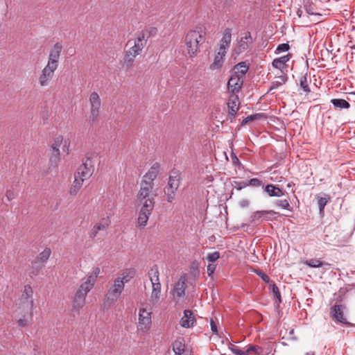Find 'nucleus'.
<instances>
[{
    "label": "nucleus",
    "mask_w": 355,
    "mask_h": 355,
    "mask_svg": "<svg viewBox=\"0 0 355 355\" xmlns=\"http://www.w3.org/2000/svg\"><path fill=\"white\" fill-rule=\"evenodd\" d=\"M157 196L156 189L148 183H140V188L137 194L135 207L139 211L138 225L144 227L154 209Z\"/></svg>",
    "instance_id": "f257e3e1"
},
{
    "label": "nucleus",
    "mask_w": 355,
    "mask_h": 355,
    "mask_svg": "<svg viewBox=\"0 0 355 355\" xmlns=\"http://www.w3.org/2000/svg\"><path fill=\"white\" fill-rule=\"evenodd\" d=\"M100 272L99 268H93L91 273L85 278V281L77 289L72 300V311L73 313L78 314L85 305L87 293L93 288Z\"/></svg>",
    "instance_id": "f03ea898"
},
{
    "label": "nucleus",
    "mask_w": 355,
    "mask_h": 355,
    "mask_svg": "<svg viewBox=\"0 0 355 355\" xmlns=\"http://www.w3.org/2000/svg\"><path fill=\"white\" fill-rule=\"evenodd\" d=\"M146 42L147 39H146L145 32H141L133 42L132 40L128 41L126 46H130V48L125 52L123 58L124 66L127 68H130L133 66L135 58L141 54Z\"/></svg>",
    "instance_id": "7ed1b4c3"
},
{
    "label": "nucleus",
    "mask_w": 355,
    "mask_h": 355,
    "mask_svg": "<svg viewBox=\"0 0 355 355\" xmlns=\"http://www.w3.org/2000/svg\"><path fill=\"white\" fill-rule=\"evenodd\" d=\"M17 307L21 313H28L30 318H32L34 309L33 290L29 284L24 286L22 293L17 302Z\"/></svg>",
    "instance_id": "20e7f679"
},
{
    "label": "nucleus",
    "mask_w": 355,
    "mask_h": 355,
    "mask_svg": "<svg viewBox=\"0 0 355 355\" xmlns=\"http://www.w3.org/2000/svg\"><path fill=\"white\" fill-rule=\"evenodd\" d=\"M205 37L198 31H189L184 37L187 51L191 58L196 55L199 51L200 43L204 42Z\"/></svg>",
    "instance_id": "39448f33"
},
{
    "label": "nucleus",
    "mask_w": 355,
    "mask_h": 355,
    "mask_svg": "<svg viewBox=\"0 0 355 355\" xmlns=\"http://www.w3.org/2000/svg\"><path fill=\"white\" fill-rule=\"evenodd\" d=\"M125 286L123 281L119 279H115L105 297V305L110 306L113 305L120 297L124 290Z\"/></svg>",
    "instance_id": "423d86ee"
},
{
    "label": "nucleus",
    "mask_w": 355,
    "mask_h": 355,
    "mask_svg": "<svg viewBox=\"0 0 355 355\" xmlns=\"http://www.w3.org/2000/svg\"><path fill=\"white\" fill-rule=\"evenodd\" d=\"M89 115L87 120L89 123H96L99 119L101 110V99L97 92H93L89 97Z\"/></svg>",
    "instance_id": "0eeeda50"
},
{
    "label": "nucleus",
    "mask_w": 355,
    "mask_h": 355,
    "mask_svg": "<svg viewBox=\"0 0 355 355\" xmlns=\"http://www.w3.org/2000/svg\"><path fill=\"white\" fill-rule=\"evenodd\" d=\"M180 185V174L178 171H172L169 175L166 189L167 201L171 202L175 196V193Z\"/></svg>",
    "instance_id": "6e6552de"
},
{
    "label": "nucleus",
    "mask_w": 355,
    "mask_h": 355,
    "mask_svg": "<svg viewBox=\"0 0 355 355\" xmlns=\"http://www.w3.org/2000/svg\"><path fill=\"white\" fill-rule=\"evenodd\" d=\"M62 50V44L60 42L55 43L49 52L46 64L58 69Z\"/></svg>",
    "instance_id": "1a4fd4ad"
},
{
    "label": "nucleus",
    "mask_w": 355,
    "mask_h": 355,
    "mask_svg": "<svg viewBox=\"0 0 355 355\" xmlns=\"http://www.w3.org/2000/svg\"><path fill=\"white\" fill-rule=\"evenodd\" d=\"M57 69L46 64L41 71L38 83L41 87H46L52 80Z\"/></svg>",
    "instance_id": "9d476101"
},
{
    "label": "nucleus",
    "mask_w": 355,
    "mask_h": 355,
    "mask_svg": "<svg viewBox=\"0 0 355 355\" xmlns=\"http://www.w3.org/2000/svg\"><path fill=\"white\" fill-rule=\"evenodd\" d=\"M150 311H148L145 308L139 309V329L143 331L150 329L152 322Z\"/></svg>",
    "instance_id": "9b49d317"
},
{
    "label": "nucleus",
    "mask_w": 355,
    "mask_h": 355,
    "mask_svg": "<svg viewBox=\"0 0 355 355\" xmlns=\"http://www.w3.org/2000/svg\"><path fill=\"white\" fill-rule=\"evenodd\" d=\"M94 168L92 165V161L88 159L78 168L75 176L85 180L92 176Z\"/></svg>",
    "instance_id": "f8f14e48"
},
{
    "label": "nucleus",
    "mask_w": 355,
    "mask_h": 355,
    "mask_svg": "<svg viewBox=\"0 0 355 355\" xmlns=\"http://www.w3.org/2000/svg\"><path fill=\"white\" fill-rule=\"evenodd\" d=\"M159 164L157 162L154 163L147 173L143 176L140 183L146 182L150 184L152 187H154V180L159 173Z\"/></svg>",
    "instance_id": "ddd939ff"
},
{
    "label": "nucleus",
    "mask_w": 355,
    "mask_h": 355,
    "mask_svg": "<svg viewBox=\"0 0 355 355\" xmlns=\"http://www.w3.org/2000/svg\"><path fill=\"white\" fill-rule=\"evenodd\" d=\"M345 306L343 304H336L331 308L330 314L333 320L345 324H348L349 322L347 320V318L344 317V310Z\"/></svg>",
    "instance_id": "4468645a"
},
{
    "label": "nucleus",
    "mask_w": 355,
    "mask_h": 355,
    "mask_svg": "<svg viewBox=\"0 0 355 355\" xmlns=\"http://www.w3.org/2000/svg\"><path fill=\"white\" fill-rule=\"evenodd\" d=\"M243 85V78H239L238 75L232 74L227 83V89L230 94L238 93Z\"/></svg>",
    "instance_id": "2eb2a0df"
},
{
    "label": "nucleus",
    "mask_w": 355,
    "mask_h": 355,
    "mask_svg": "<svg viewBox=\"0 0 355 355\" xmlns=\"http://www.w3.org/2000/svg\"><path fill=\"white\" fill-rule=\"evenodd\" d=\"M239 98L237 94H230L227 102L228 114L234 117L239 109Z\"/></svg>",
    "instance_id": "dca6fc26"
},
{
    "label": "nucleus",
    "mask_w": 355,
    "mask_h": 355,
    "mask_svg": "<svg viewBox=\"0 0 355 355\" xmlns=\"http://www.w3.org/2000/svg\"><path fill=\"white\" fill-rule=\"evenodd\" d=\"M51 254V250L49 248H46L42 252L40 253L36 260L33 263V264L36 265L37 270H39L43 267L44 263L49 259L50 255ZM37 271L33 272L31 271V274L33 275H36Z\"/></svg>",
    "instance_id": "f3484780"
},
{
    "label": "nucleus",
    "mask_w": 355,
    "mask_h": 355,
    "mask_svg": "<svg viewBox=\"0 0 355 355\" xmlns=\"http://www.w3.org/2000/svg\"><path fill=\"white\" fill-rule=\"evenodd\" d=\"M186 279L184 277H180L179 280L175 283L173 291V295L175 299H179L182 297H183L185 294V290H186Z\"/></svg>",
    "instance_id": "a211bd4d"
},
{
    "label": "nucleus",
    "mask_w": 355,
    "mask_h": 355,
    "mask_svg": "<svg viewBox=\"0 0 355 355\" xmlns=\"http://www.w3.org/2000/svg\"><path fill=\"white\" fill-rule=\"evenodd\" d=\"M252 42L253 40L251 33L250 32H247L245 36L242 37L238 42V53H240L247 50Z\"/></svg>",
    "instance_id": "6ab92c4d"
},
{
    "label": "nucleus",
    "mask_w": 355,
    "mask_h": 355,
    "mask_svg": "<svg viewBox=\"0 0 355 355\" xmlns=\"http://www.w3.org/2000/svg\"><path fill=\"white\" fill-rule=\"evenodd\" d=\"M196 322V318L193 311L191 310H185L184 315L180 320V324L184 328L192 327Z\"/></svg>",
    "instance_id": "aec40b11"
},
{
    "label": "nucleus",
    "mask_w": 355,
    "mask_h": 355,
    "mask_svg": "<svg viewBox=\"0 0 355 355\" xmlns=\"http://www.w3.org/2000/svg\"><path fill=\"white\" fill-rule=\"evenodd\" d=\"M271 214H275V212L272 210L257 211L252 214L250 221L253 224L260 220H268V215Z\"/></svg>",
    "instance_id": "412c9836"
},
{
    "label": "nucleus",
    "mask_w": 355,
    "mask_h": 355,
    "mask_svg": "<svg viewBox=\"0 0 355 355\" xmlns=\"http://www.w3.org/2000/svg\"><path fill=\"white\" fill-rule=\"evenodd\" d=\"M248 69L249 67L245 62H241L234 66L232 74L238 75L239 78H244Z\"/></svg>",
    "instance_id": "4be33fe9"
},
{
    "label": "nucleus",
    "mask_w": 355,
    "mask_h": 355,
    "mask_svg": "<svg viewBox=\"0 0 355 355\" xmlns=\"http://www.w3.org/2000/svg\"><path fill=\"white\" fill-rule=\"evenodd\" d=\"M173 350L175 352V355H184L186 352L185 345L182 338H179L174 341L173 343Z\"/></svg>",
    "instance_id": "5701e85b"
},
{
    "label": "nucleus",
    "mask_w": 355,
    "mask_h": 355,
    "mask_svg": "<svg viewBox=\"0 0 355 355\" xmlns=\"http://www.w3.org/2000/svg\"><path fill=\"white\" fill-rule=\"evenodd\" d=\"M264 191L271 197H281L284 195V191L279 187L272 184L266 185Z\"/></svg>",
    "instance_id": "b1692460"
},
{
    "label": "nucleus",
    "mask_w": 355,
    "mask_h": 355,
    "mask_svg": "<svg viewBox=\"0 0 355 355\" xmlns=\"http://www.w3.org/2000/svg\"><path fill=\"white\" fill-rule=\"evenodd\" d=\"M291 57V54H288L276 58L272 61V64L275 68L282 70L286 67V64L290 60Z\"/></svg>",
    "instance_id": "393cba45"
},
{
    "label": "nucleus",
    "mask_w": 355,
    "mask_h": 355,
    "mask_svg": "<svg viewBox=\"0 0 355 355\" xmlns=\"http://www.w3.org/2000/svg\"><path fill=\"white\" fill-rule=\"evenodd\" d=\"M232 41V30L227 28L223 33L220 41V46L229 49Z\"/></svg>",
    "instance_id": "a878e982"
},
{
    "label": "nucleus",
    "mask_w": 355,
    "mask_h": 355,
    "mask_svg": "<svg viewBox=\"0 0 355 355\" xmlns=\"http://www.w3.org/2000/svg\"><path fill=\"white\" fill-rule=\"evenodd\" d=\"M331 103L333 104L336 110H341L343 109H349L350 107V104L345 99L333 98L331 100Z\"/></svg>",
    "instance_id": "bb28decb"
},
{
    "label": "nucleus",
    "mask_w": 355,
    "mask_h": 355,
    "mask_svg": "<svg viewBox=\"0 0 355 355\" xmlns=\"http://www.w3.org/2000/svg\"><path fill=\"white\" fill-rule=\"evenodd\" d=\"M148 276L152 284H153V283L161 284L159 281V273L158 266L157 265H154L149 270Z\"/></svg>",
    "instance_id": "cd10ccee"
},
{
    "label": "nucleus",
    "mask_w": 355,
    "mask_h": 355,
    "mask_svg": "<svg viewBox=\"0 0 355 355\" xmlns=\"http://www.w3.org/2000/svg\"><path fill=\"white\" fill-rule=\"evenodd\" d=\"M161 295V284L153 283L152 284V293L150 300L153 302H157Z\"/></svg>",
    "instance_id": "c85d7f7f"
},
{
    "label": "nucleus",
    "mask_w": 355,
    "mask_h": 355,
    "mask_svg": "<svg viewBox=\"0 0 355 355\" xmlns=\"http://www.w3.org/2000/svg\"><path fill=\"white\" fill-rule=\"evenodd\" d=\"M85 180L80 179L79 178L75 176L74 181L71 185V187L69 189V193L70 195L75 196L78 193V192L81 189L83 182Z\"/></svg>",
    "instance_id": "c756f323"
},
{
    "label": "nucleus",
    "mask_w": 355,
    "mask_h": 355,
    "mask_svg": "<svg viewBox=\"0 0 355 355\" xmlns=\"http://www.w3.org/2000/svg\"><path fill=\"white\" fill-rule=\"evenodd\" d=\"M288 77L286 75H282L277 77V80L272 82L271 85L268 89V92L273 89H276L284 85L287 81Z\"/></svg>",
    "instance_id": "7c9ffc66"
},
{
    "label": "nucleus",
    "mask_w": 355,
    "mask_h": 355,
    "mask_svg": "<svg viewBox=\"0 0 355 355\" xmlns=\"http://www.w3.org/2000/svg\"><path fill=\"white\" fill-rule=\"evenodd\" d=\"M244 355H264L263 349L258 345H250L245 351Z\"/></svg>",
    "instance_id": "2f4dec72"
},
{
    "label": "nucleus",
    "mask_w": 355,
    "mask_h": 355,
    "mask_svg": "<svg viewBox=\"0 0 355 355\" xmlns=\"http://www.w3.org/2000/svg\"><path fill=\"white\" fill-rule=\"evenodd\" d=\"M304 264L311 268H318L322 266H330L331 264L327 262H322L319 259H311L304 261Z\"/></svg>",
    "instance_id": "473e14b6"
},
{
    "label": "nucleus",
    "mask_w": 355,
    "mask_h": 355,
    "mask_svg": "<svg viewBox=\"0 0 355 355\" xmlns=\"http://www.w3.org/2000/svg\"><path fill=\"white\" fill-rule=\"evenodd\" d=\"M304 8L309 15H320L315 5L311 0H304Z\"/></svg>",
    "instance_id": "72a5a7b5"
},
{
    "label": "nucleus",
    "mask_w": 355,
    "mask_h": 355,
    "mask_svg": "<svg viewBox=\"0 0 355 355\" xmlns=\"http://www.w3.org/2000/svg\"><path fill=\"white\" fill-rule=\"evenodd\" d=\"M224 58L220 55H216L213 63L210 65L209 69L212 71L219 70L223 65Z\"/></svg>",
    "instance_id": "f704fd0d"
},
{
    "label": "nucleus",
    "mask_w": 355,
    "mask_h": 355,
    "mask_svg": "<svg viewBox=\"0 0 355 355\" xmlns=\"http://www.w3.org/2000/svg\"><path fill=\"white\" fill-rule=\"evenodd\" d=\"M62 143H63V137L62 136L59 135L54 139L53 144H51V148H52V151H54L56 155H58V154H60V148L61 145L62 144Z\"/></svg>",
    "instance_id": "c9c22d12"
},
{
    "label": "nucleus",
    "mask_w": 355,
    "mask_h": 355,
    "mask_svg": "<svg viewBox=\"0 0 355 355\" xmlns=\"http://www.w3.org/2000/svg\"><path fill=\"white\" fill-rule=\"evenodd\" d=\"M263 118L264 119L266 118V116L264 113H257L248 116L242 121L241 125H244L250 121H252L254 120H258V119H263Z\"/></svg>",
    "instance_id": "e433bc0d"
},
{
    "label": "nucleus",
    "mask_w": 355,
    "mask_h": 355,
    "mask_svg": "<svg viewBox=\"0 0 355 355\" xmlns=\"http://www.w3.org/2000/svg\"><path fill=\"white\" fill-rule=\"evenodd\" d=\"M270 288L274 295L275 303L277 306H279V304L282 302V297L279 290L275 284L270 285Z\"/></svg>",
    "instance_id": "4c0bfd02"
},
{
    "label": "nucleus",
    "mask_w": 355,
    "mask_h": 355,
    "mask_svg": "<svg viewBox=\"0 0 355 355\" xmlns=\"http://www.w3.org/2000/svg\"><path fill=\"white\" fill-rule=\"evenodd\" d=\"M110 220L108 218H103L99 223L96 224L94 226L97 230H105L110 225Z\"/></svg>",
    "instance_id": "58836bf2"
},
{
    "label": "nucleus",
    "mask_w": 355,
    "mask_h": 355,
    "mask_svg": "<svg viewBox=\"0 0 355 355\" xmlns=\"http://www.w3.org/2000/svg\"><path fill=\"white\" fill-rule=\"evenodd\" d=\"M300 85L304 92H310L311 90L308 84L306 73L301 76L300 80Z\"/></svg>",
    "instance_id": "ea45409f"
},
{
    "label": "nucleus",
    "mask_w": 355,
    "mask_h": 355,
    "mask_svg": "<svg viewBox=\"0 0 355 355\" xmlns=\"http://www.w3.org/2000/svg\"><path fill=\"white\" fill-rule=\"evenodd\" d=\"M275 204L277 206H279L284 209H286L288 211L291 210V205L289 203L288 200H287V199L278 200L276 201Z\"/></svg>",
    "instance_id": "a19ab883"
},
{
    "label": "nucleus",
    "mask_w": 355,
    "mask_h": 355,
    "mask_svg": "<svg viewBox=\"0 0 355 355\" xmlns=\"http://www.w3.org/2000/svg\"><path fill=\"white\" fill-rule=\"evenodd\" d=\"M133 277V275L130 274V272L128 270L123 271L120 277H116V279H119L123 281V284L125 285V283L128 282Z\"/></svg>",
    "instance_id": "79ce46f5"
},
{
    "label": "nucleus",
    "mask_w": 355,
    "mask_h": 355,
    "mask_svg": "<svg viewBox=\"0 0 355 355\" xmlns=\"http://www.w3.org/2000/svg\"><path fill=\"white\" fill-rule=\"evenodd\" d=\"M32 318L29 319L26 318L25 315H24V318H20L19 320H17V326L20 328H24V327H28L30 323H31V320Z\"/></svg>",
    "instance_id": "37998d69"
},
{
    "label": "nucleus",
    "mask_w": 355,
    "mask_h": 355,
    "mask_svg": "<svg viewBox=\"0 0 355 355\" xmlns=\"http://www.w3.org/2000/svg\"><path fill=\"white\" fill-rule=\"evenodd\" d=\"M255 273L266 283H269L270 281V279L268 275H266L263 270H256Z\"/></svg>",
    "instance_id": "c03bdc74"
},
{
    "label": "nucleus",
    "mask_w": 355,
    "mask_h": 355,
    "mask_svg": "<svg viewBox=\"0 0 355 355\" xmlns=\"http://www.w3.org/2000/svg\"><path fill=\"white\" fill-rule=\"evenodd\" d=\"M328 202V199L326 198L320 197L318 198V204L319 207L320 213H322L324 211V209Z\"/></svg>",
    "instance_id": "a18cd8bd"
},
{
    "label": "nucleus",
    "mask_w": 355,
    "mask_h": 355,
    "mask_svg": "<svg viewBox=\"0 0 355 355\" xmlns=\"http://www.w3.org/2000/svg\"><path fill=\"white\" fill-rule=\"evenodd\" d=\"M60 154H58L56 155L54 151H52V155L50 157V162L52 166H57L58 162H60Z\"/></svg>",
    "instance_id": "49530a36"
},
{
    "label": "nucleus",
    "mask_w": 355,
    "mask_h": 355,
    "mask_svg": "<svg viewBox=\"0 0 355 355\" xmlns=\"http://www.w3.org/2000/svg\"><path fill=\"white\" fill-rule=\"evenodd\" d=\"M220 257V253L217 251L214 252L212 253H209L207 256V259L209 261L214 262L218 259Z\"/></svg>",
    "instance_id": "de8ad7c7"
},
{
    "label": "nucleus",
    "mask_w": 355,
    "mask_h": 355,
    "mask_svg": "<svg viewBox=\"0 0 355 355\" xmlns=\"http://www.w3.org/2000/svg\"><path fill=\"white\" fill-rule=\"evenodd\" d=\"M289 45L286 43L279 44L276 49V53L286 52L289 50Z\"/></svg>",
    "instance_id": "09e8293b"
},
{
    "label": "nucleus",
    "mask_w": 355,
    "mask_h": 355,
    "mask_svg": "<svg viewBox=\"0 0 355 355\" xmlns=\"http://www.w3.org/2000/svg\"><path fill=\"white\" fill-rule=\"evenodd\" d=\"M248 186L254 187H260L262 184V181L258 178H252L248 182Z\"/></svg>",
    "instance_id": "8fccbe9b"
},
{
    "label": "nucleus",
    "mask_w": 355,
    "mask_h": 355,
    "mask_svg": "<svg viewBox=\"0 0 355 355\" xmlns=\"http://www.w3.org/2000/svg\"><path fill=\"white\" fill-rule=\"evenodd\" d=\"M235 188H236L238 190H241L246 187L248 186V182H235Z\"/></svg>",
    "instance_id": "3c124183"
},
{
    "label": "nucleus",
    "mask_w": 355,
    "mask_h": 355,
    "mask_svg": "<svg viewBox=\"0 0 355 355\" xmlns=\"http://www.w3.org/2000/svg\"><path fill=\"white\" fill-rule=\"evenodd\" d=\"M142 32H145L146 34V39L148 40V38L150 37V35L153 33H156L157 28L155 27H152L150 29H147L146 31H143Z\"/></svg>",
    "instance_id": "603ef678"
},
{
    "label": "nucleus",
    "mask_w": 355,
    "mask_h": 355,
    "mask_svg": "<svg viewBox=\"0 0 355 355\" xmlns=\"http://www.w3.org/2000/svg\"><path fill=\"white\" fill-rule=\"evenodd\" d=\"M229 349L235 354V355H244L245 351H242L239 348L234 347H230Z\"/></svg>",
    "instance_id": "864d4df0"
},
{
    "label": "nucleus",
    "mask_w": 355,
    "mask_h": 355,
    "mask_svg": "<svg viewBox=\"0 0 355 355\" xmlns=\"http://www.w3.org/2000/svg\"><path fill=\"white\" fill-rule=\"evenodd\" d=\"M215 270H216V265L211 264V263L209 264L207 266V274H208V275L209 277L211 276L214 274Z\"/></svg>",
    "instance_id": "5fc2aeb1"
},
{
    "label": "nucleus",
    "mask_w": 355,
    "mask_h": 355,
    "mask_svg": "<svg viewBox=\"0 0 355 355\" xmlns=\"http://www.w3.org/2000/svg\"><path fill=\"white\" fill-rule=\"evenodd\" d=\"M227 49H227L225 47L220 46V48H219V50H218V51L217 53V55H220L221 57H223L225 58V56L226 55Z\"/></svg>",
    "instance_id": "6e6d98bb"
},
{
    "label": "nucleus",
    "mask_w": 355,
    "mask_h": 355,
    "mask_svg": "<svg viewBox=\"0 0 355 355\" xmlns=\"http://www.w3.org/2000/svg\"><path fill=\"white\" fill-rule=\"evenodd\" d=\"M210 325H211V329L214 334H218V329L216 324L215 322L211 319L210 321Z\"/></svg>",
    "instance_id": "4d7b16f0"
},
{
    "label": "nucleus",
    "mask_w": 355,
    "mask_h": 355,
    "mask_svg": "<svg viewBox=\"0 0 355 355\" xmlns=\"http://www.w3.org/2000/svg\"><path fill=\"white\" fill-rule=\"evenodd\" d=\"M6 197L8 201H10L15 198L14 192L11 190H8L6 193Z\"/></svg>",
    "instance_id": "13d9d810"
},
{
    "label": "nucleus",
    "mask_w": 355,
    "mask_h": 355,
    "mask_svg": "<svg viewBox=\"0 0 355 355\" xmlns=\"http://www.w3.org/2000/svg\"><path fill=\"white\" fill-rule=\"evenodd\" d=\"M69 141L68 140H64V144L62 146V150L67 154H69Z\"/></svg>",
    "instance_id": "bf43d9fd"
},
{
    "label": "nucleus",
    "mask_w": 355,
    "mask_h": 355,
    "mask_svg": "<svg viewBox=\"0 0 355 355\" xmlns=\"http://www.w3.org/2000/svg\"><path fill=\"white\" fill-rule=\"evenodd\" d=\"M98 232L99 231L97 230V229H96L95 226H94L93 228L90 231L89 237L92 238V239L95 238L96 236V235H97Z\"/></svg>",
    "instance_id": "052dcab7"
},
{
    "label": "nucleus",
    "mask_w": 355,
    "mask_h": 355,
    "mask_svg": "<svg viewBox=\"0 0 355 355\" xmlns=\"http://www.w3.org/2000/svg\"><path fill=\"white\" fill-rule=\"evenodd\" d=\"M241 207L245 208L248 207L250 205V201L247 199L242 200L239 203Z\"/></svg>",
    "instance_id": "680f3d73"
},
{
    "label": "nucleus",
    "mask_w": 355,
    "mask_h": 355,
    "mask_svg": "<svg viewBox=\"0 0 355 355\" xmlns=\"http://www.w3.org/2000/svg\"><path fill=\"white\" fill-rule=\"evenodd\" d=\"M232 159H233L234 163L239 162V159L236 156L232 157Z\"/></svg>",
    "instance_id": "e2e57ef3"
},
{
    "label": "nucleus",
    "mask_w": 355,
    "mask_h": 355,
    "mask_svg": "<svg viewBox=\"0 0 355 355\" xmlns=\"http://www.w3.org/2000/svg\"><path fill=\"white\" fill-rule=\"evenodd\" d=\"M305 355H315V352H309L306 353Z\"/></svg>",
    "instance_id": "0e129e2a"
},
{
    "label": "nucleus",
    "mask_w": 355,
    "mask_h": 355,
    "mask_svg": "<svg viewBox=\"0 0 355 355\" xmlns=\"http://www.w3.org/2000/svg\"><path fill=\"white\" fill-rule=\"evenodd\" d=\"M34 355H42V353L40 351L35 352Z\"/></svg>",
    "instance_id": "69168bd1"
},
{
    "label": "nucleus",
    "mask_w": 355,
    "mask_h": 355,
    "mask_svg": "<svg viewBox=\"0 0 355 355\" xmlns=\"http://www.w3.org/2000/svg\"><path fill=\"white\" fill-rule=\"evenodd\" d=\"M302 10H298V11H297V15H298L300 17H301V15H302Z\"/></svg>",
    "instance_id": "338daca9"
},
{
    "label": "nucleus",
    "mask_w": 355,
    "mask_h": 355,
    "mask_svg": "<svg viewBox=\"0 0 355 355\" xmlns=\"http://www.w3.org/2000/svg\"><path fill=\"white\" fill-rule=\"evenodd\" d=\"M221 355H225V354H221Z\"/></svg>",
    "instance_id": "774afa93"
}]
</instances>
